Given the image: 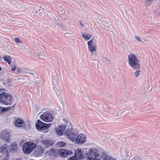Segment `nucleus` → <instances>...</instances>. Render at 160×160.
Masks as SVG:
<instances>
[{
    "instance_id": "obj_32",
    "label": "nucleus",
    "mask_w": 160,
    "mask_h": 160,
    "mask_svg": "<svg viewBox=\"0 0 160 160\" xmlns=\"http://www.w3.org/2000/svg\"><path fill=\"white\" fill-rule=\"evenodd\" d=\"M140 71V70H137L135 72V75L136 77H137L139 75Z\"/></svg>"
},
{
    "instance_id": "obj_21",
    "label": "nucleus",
    "mask_w": 160,
    "mask_h": 160,
    "mask_svg": "<svg viewBox=\"0 0 160 160\" xmlns=\"http://www.w3.org/2000/svg\"><path fill=\"white\" fill-rule=\"evenodd\" d=\"M18 146L16 142H13L10 148L11 152H16L18 149Z\"/></svg>"
},
{
    "instance_id": "obj_35",
    "label": "nucleus",
    "mask_w": 160,
    "mask_h": 160,
    "mask_svg": "<svg viewBox=\"0 0 160 160\" xmlns=\"http://www.w3.org/2000/svg\"><path fill=\"white\" fill-rule=\"evenodd\" d=\"M17 68V67L16 66H14L13 67L11 68V70L12 71H14L15 70L16 68Z\"/></svg>"
},
{
    "instance_id": "obj_40",
    "label": "nucleus",
    "mask_w": 160,
    "mask_h": 160,
    "mask_svg": "<svg viewBox=\"0 0 160 160\" xmlns=\"http://www.w3.org/2000/svg\"><path fill=\"white\" fill-rule=\"evenodd\" d=\"M52 78L53 79H55L54 77V76L53 75L52 76Z\"/></svg>"
},
{
    "instance_id": "obj_22",
    "label": "nucleus",
    "mask_w": 160,
    "mask_h": 160,
    "mask_svg": "<svg viewBox=\"0 0 160 160\" xmlns=\"http://www.w3.org/2000/svg\"><path fill=\"white\" fill-rule=\"evenodd\" d=\"M82 35L83 38L87 40H89L91 38V35L89 34H85L84 33H82Z\"/></svg>"
},
{
    "instance_id": "obj_6",
    "label": "nucleus",
    "mask_w": 160,
    "mask_h": 160,
    "mask_svg": "<svg viewBox=\"0 0 160 160\" xmlns=\"http://www.w3.org/2000/svg\"><path fill=\"white\" fill-rule=\"evenodd\" d=\"M40 118L44 121L49 122L52 120L53 117L51 113L46 112L40 116Z\"/></svg>"
},
{
    "instance_id": "obj_31",
    "label": "nucleus",
    "mask_w": 160,
    "mask_h": 160,
    "mask_svg": "<svg viewBox=\"0 0 160 160\" xmlns=\"http://www.w3.org/2000/svg\"><path fill=\"white\" fill-rule=\"evenodd\" d=\"M14 41L15 42L17 43H22V42L20 40V39L17 37L15 38Z\"/></svg>"
},
{
    "instance_id": "obj_24",
    "label": "nucleus",
    "mask_w": 160,
    "mask_h": 160,
    "mask_svg": "<svg viewBox=\"0 0 160 160\" xmlns=\"http://www.w3.org/2000/svg\"><path fill=\"white\" fill-rule=\"evenodd\" d=\"M115 158H113L111 157L105 155L103 158V160H116Z\"/></svg>"
},
{
    "instance_id": "obj_23",
    "label": "nucleus",
    "mask_w": 160,
    "mask_h": 160,
    "mask_svg": "<svg viewBox=\"0 0 160 160\" xmlns=\"http://www.w3.org/2000/svg\"><path fill=\"white\" fill-rule=\"evenodd\" d=\"M3 84L6 86H11L12 85L11 82L10 80L4 81L3 82Z\"/></svg>"
},
{
    "instance_id": "obj_4",
    "label": "nucleus",
    "mask_w": 160,
    "mask_h": 160,
    "mask_svg": "<svg viewBox=\"0 0 160 160\" xmlns=\"http://www.w3.org/2000/svg\"><path fill=\"white\" fill-rule=\"evenodd\" d=\"M87 160H96L95 158L99 155L98 150L95 148L90 149L89 152L87 153Z\"/></svg>"
},
{
    "instance_id": "obj_13",
    "label": "nucleus",
    "mask_w": 160,
    "mask_h": 160,
    "mask_svg": "<svg viewBox=\"0 0 160 160\" xmlns=\"http://www.w3.org/2000/svg\"><path fill=\"white\" fill-rule=\"evenodd\" d=\"M78 159H82L84 157L82 151L80 148H78L74 154Z\"/></svg>"
},
{
    "instance_id": "obj_36",
    "label": "nucleus",
    "mask_w": 160,
    "mask_h": 160,
    "mask_svg": "<svg viewBox=\"0 0 160 160\" xmlns=\"http://www.w3.org/2000/svg\"><path fill=\"white\" fill-rule=\"evenodd\" d=\"M21 69L19 68H18L17 70V72L18 73H19L21 72Z\"/></svg>"
},
{
    "instance_id": "obj_41",
    "label": "nucleus",
    "mask_w": 160,
    "mask_h": 160,
    "mask_svg": "<svg viewBox=\"0 0 160 160\" xmlns=\"http://www.w3.org/2000/svg\"><path fill=\"white\" fill-rule=\"evenodd\" d=\"M1 69H2V68H1V67L0 66V71H1Z\"/></svg>"
},
{
    "instance_id": "obj_17",
    "label": "nucleus",
    "mask_w": 160,
    "mask_h": 160,
    "mask_svg": "<svg viewBox=\"0 0 160 160\" xmlns=\"http://www.w3.org/2000/svg\"><path fill=\"white\" fill-rule=\"evenodd\" d=\"M15 125L18 127H23L24 125V122L21 119H17L16 120Z\"/></svg>"
},
{
    "instance_id": "obj_27",
    "label": "nucleus",
    "mask_w": 160,
    "mask_h": 160,
    "mask_svg": "<svg viewBox=\"0 0 160 160\" xmlns=\"http://www.w3.org/2000/svg\"><path fill=\"white\" fill-rule=\"evenodd\" d=\"M23 72L26 74L27 75H34V74L31 73L30 70H28L26 69H23Z\"/></svg>"
},
{
    "instance_id": "obj_16",
    "label": "nucleus",
    "mask_w": 160,
    "mask_h": 160,
    "mask_svg": "<svg viewBox=\"0 0 160 160\" xmlns=\"http://www.w3.org/2000/svg\"><path fill=\"white\" fill-rule=\"evenodd\" d=\"M8 149V145L5 144L0 146V153L4 154L7 153Z\"/></svg>"
},
{
    "instance_id": "obj_34",
    "label": "nucleus",
    "mask_w": 160,
    "mask_h": 160,
    "mask_svg": "<svg viewBox=\"0 0 160 160\" xmlns=\"http://www.w3.org/2000/svg\"><path fill=\"white\" fill-rule=\"evenodd\" d=\"M135 38L138 41H142V40L140 39V37L138 36H135Z\"/></svg>"
},
{
    "instance_id": "obj_29",
    "label": "nucleus",
    "mask_w": 160,
    "mask_h": 160,
    "mask_svg": "<svg viewBox=\"0 0 160 160\" xmlns=\"http://www.w3.org/2000/svg\"><path fill=\"white\" fill-rule=\"evenodd\" d=\"M38 56L39 58L41 59H43L46 57V56L42 52L39 53Z\"/></svg>"
},
{
    "instance_id": "obj_14",
    "label": "nucleus",
    "mask_w": 160,
    "mask_h": 160,
    "mask_svg": "<svg viewBox=\"0 0 160 160\" xmlns=\"http://www.w3.org/2000/svg\"><path fill=\"white\" fill-rule=\"evenodd\" d=\"M43 152V148L41 146H38L34 151V155L36 157H38L42 154Z\"/></svg>"
},
{
    "instance_id": "obj_15",
    "label": "nucleus",
    "mask_w": 160,
    "mask_h": 160,
    "mask_svg": "<svg viewBox=\"0 0 160 160\" xmlns=\"http://www.w3.org/2000/svg\"><path fill=\"white\" fill-rule=\"evenodd\" d=\"M9 133L7 130L3 131L1 133V138L6 141H8L9 138Z\"/></svg>"
},
{
    "instance_id": "obj_5",
    "label": "nucleus",
    "mask_w": 160,
    "mask_h": 160,
    "mask_svg": "<svg viewBox=\"0 0 160 160\" xmlns=\"http://www.w3.org/2000/svg\"><path fill=\"white\" fill-rule=\"evenodd\" d=\"M50 124H46L38 120L36 123V127L37 129L39 130H43L47 129L50 126Z\"/></svg>"
},
{
    "instance_id": "obj_38",
    "label": "nucleus",
    "mask_w": 160,
    "mask_h": 160,
    "mask_svg": "<svg viewBox=\"0 0 160 160\" xmlns=\"http://www.w3.org/2000/svg\"><path fill=\"white\" fill-rule=\"evenodd\" d=\"M16 160H21V158H17Z\"/></svg>"
},
{
    "instance_id": "obj_1",
    "label": "nucleus",
    "mask_w": 160,
    "mask_h": 160,
    "mask_svg": "<svg viewBox=\"0 0 160 160\" xmlns=\"http://www.w3.org/2000/svg\"><path fill=\"white\" fill-rule=\"evenodd\" d=\"M128 63L129 65L135 69H138L140 67L139 60L134 54L131 53L128 55Z\"/></svg>"
},
{
    "instance_id": "obj_9",
    "label": "nucleus",
    "mask_w": 160,
    "mask_h": 160,
    "mask_svg": "<svg viewBox=\"0 0 160 160\" xmlns=\"http://www.w3.org/2000/svg\"><path fill=\"white\" fill-rule=\"evenodd\" d=\"M75 138L74 140L75 142L77 144H82L84 143L86 140V137L85 135L83 133L79 134Z\"/></svg>"
},
{
    "instance_id": "obj_3",
    "label": "nucleus",
    "mask_w": 160,
    "mask_h": 160,
    "mask_svg": "<svg viewBox=\"0 0 160 160\" xmlns=\"http://www.w3.org/2000/svg\"><path fill=\"white\" fill-rule=\"evenodd\" d=\"M12 101V97L9 94L3 92L0 94V102L5 105H9L11 104Z\"/></svg>"
},
{
    "instance_id": "obj_26",
    "label": "nucleus",
    "mask_w": 160,
    "mask_h": 160,
    "mask_svg": "<svg viewBox=\"0 0 160 160\" xmlns=\"http://www.w3.org/2000/svg\"><path fill=\"white\" fill-rule=\"evenodd\" d=\"M9 108H3L2 107H0V113H2L6 111H8L9 110Z\"/></svg>"
},
{
    "instance_id": "obj_28",
    "label": "nucleus",
    "mask_w": 160,
    "mask_h": 160,
    "mask_svg": "<svg viewBox=\"0 0 160 160\" xmlns=\"http://www.w3.org/2000/svg\"><path fill=\"white\" fill-rule=\"evenodd\" d=\"M102 59L103 62H105L107 63L109 61V59H108L107 57L105 55H104L102 56Z\"/></svg>"
},
{
    "instance_id": "obj_20",
    "label": "nucleus",
    "mask_w": 160,
    "mask_h": 160,
    "mask_svg": "<svg viewBox=\"0 0 160 160\" xmlns=\"http://www.w3.org/2000/svg\"><path fill=\"white\" fill-rule=\"evenodd\" d=\"M4 61L7 62L9 64H10L12 62V58L11 56L8 55L3 56L2 57Z\"/></svg>"
},
{
    "instance_id": "obj_7",
    "label": "nucleus",
    "mask_w": 160,
    "mask_h": 160,
    "mask_svg": "<svg viewBox=\"0 0 160 160\" xmlns=\"http://www.w3.org/2000/svg\"><path fill=\"white\" fill-rule=\"evenodd\" d=\"M73 152L70 151L65 149H60L58 150V154L61 157L65 158L73 154Z\"/></svg>"
},
{
    "instance_id": "obj_8",
    "label": "nucleus",
    "mask_w": 160,
    "mask_h": 160,
    "mask_svg": "<svg viewBox=\"0 0 160 160\" xmlns=\"http://www.w3.org/2000/svg\"><path fill=\"white\" fill-rule=\"evenodd\" d=\"M64 134L72 142L74 141L76 136V135L74 134L72 129L71 128L68 129L65 132Z\"/></svg>"
},
{
    "instance_id": "obj_2",
    "label": "nucleus",
    "mask_w": 160,
    "mask_h": 160,
    "mask_svg": "<svg viewBox=\"0 0 160 160\" xmlns=\"http://www.w3.org/2000/svg\"><path fill=\"white\" fill-rule=\"evenodd\" d=\"M37 146V145L31 142L24 143L22 148V150L24 153L29 154L31 153Z\"/></svg>"
},
{
    "instance_id": "obj_42",
    "label": "nucleus",
    "mask_w": 160,
    "mask_h": 160,
    "mask_svg": "<svg viewBox=\"0 0 160 160\" xmlns=\"http://www.w3.org/2000/svg\"><path fill=\"white\" fill-rule=\"evenodd\" d=\"M1 58V56H0V58Z\"/></svg>"
},
{
    "instance_id": "obj_33",
    "label": "nucleus",
    "mask_w": 160,
    "mask_h": 160,
    "mask_svg": "<svg viewBox=\"0 0 160 160\" xmlns=\"http://www.w3.org/2000/svg\"><path fill=\"white\" fill-rule=\"evenodd\" d=\"M132 160H142L141 158L135 156L132 159Z\"/></svg>"
},
{
    "instance_id": "obj_19",
    "label": "nucleus",
    "mask_w": 160,
    "mask_h": 160,
    "mask_svg": "<svg viewBox=\"0 0 160 160\" xmlns=\"http://www.w3.org/2000/svg\"><path fill=\"white\" fill-rule=\"evenodd\" d=\"M58 150L55 149H51L48 152V153L50 156H56L58 153Z\"/></svg>"
},
{
    "instance_id": "obj_37",
    "label": "nucleus",
    "mask_w": 160,
    "mask_h": 160,
    "mask_svg": "<svg viewBox=\"0 0 160 160\" xmlns=\"http://www.w3.org/2000/svg\"><path fill=\"white\" fill-rule=\"evenodd\" d=\"M79 23H80V25L81 26H82V27H83V26H84L83 24V23H82V22H81V21H80V22H79Z\"/></svg>"
},
{
    "instance_id": "obj_30",
    "label": "nucleus",
    "mask_w": 160,
    "mask_h": 160,
    "mask_svg": "<svg viewBox=\"0 0 160 160\" xmlns=\"http://www.w3.org/2000/svg\"><path fill=\"white\" fill-rule=\"evenodd\" d=\"M78 158L75 157V155L74 156L68 158V160H77Z\"/></svg>"
},
{
    "instance_id": "obj_10",
    "label": "nucleus",
    "mask_w": 160,
    "mask_h": 160,
    "mask_svg": "<svg viewBox=\"0 0 160 160\" xmlns=\"http://www.w3.org/2000/svg\"><path fill=\"white\" fill-rule=\"evenodd\" d=\"M98 24L103 28L104 27H109L111 25V23L110 22L106 21L105 19L102 18L99 19L98 21Z\"/></svg>"
},
{
    "instance_id": "obj_12",
    "label": "nucleus",
    "mask_w": 160,
    "mask_h": 160,
    "mask_svg": "<svg viewBox=\"0 0 160 160\" xmlns=\"http://www.w3.org/2000/svg\"><path fill=\"white\" fill-rule=\"evenodd\" d=\"M88 48L91 52H94L96 50V46L92 39L88 42Z\"/></svg>"
},
{
    "instance_id": "obj_25",
    "label": "nucleus",
    "mask_w": 160,
    "mask_h": 160,
    "mask_svg": "<svg viewBox=\"0 0 160 160\" xmlns=\"http://www.w3.org/2000/svg\"><path fill=\"white\" fill-rule=\"evenodd\" d=\"M66 145L65 143L63 141L59 142L57 144V146L59 147H63L65 146Z\"/></svg>"
},
{
    "instance_id": "obj_11",
    "label": "nucleus",
    "mask_w": 160,
    "mask_h": 160,
    "mask_svg": "<svg viewBox=\"0 0 160 160\" xmlns=\"http://www.w3.org/2000/svg\"><path fill=\"white\" fill-rule=\"evenodd\" d=\"M67 126L65 125H62L60 126H58L56 128L55 130L57 133L59 135H62L63 134Z\"/></svg>"
},
{
    "instance_id": "obj_39",
    "label": "nucleus",
    "mask_w": 160,
    "mask_h": 160,
    "mask_svg": "<svg viewBox=\"0 0 160 160\" xmlns=\"http://www.w3.org/2000/svg\"><path fill=\"white\" fill-rule=\"evenodd\" d=\"M3 90H4L3 89H0V92H1Z\"/></svg>"
},
{
    "instance_id": "obj_18",
    "label": "nucleus",
    "mask_w": 160,
    "mask_h": 160,
    "mask_svg": "<svg viewBox=\"0 0 160 160\" xmlns=\"http://www.w3.org/2000/svg\"><path fill=\"white\" fill-rule=\"evenodd\" d=\"M41 142L45 147H47L51 146L53 144V143H52L50 140L47 139L42 140Z\"/></svg>"
}]
</instances>
